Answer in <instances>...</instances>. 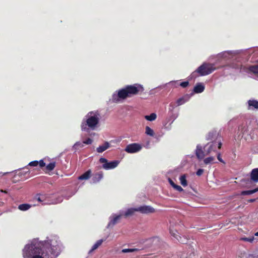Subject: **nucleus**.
<instances>
[{
	"mask_svg": "<svg viewBox=\"0 0 258 258\" xmlns=\"http://www.w3.org/2000/svg\"><path fill=\"white\" fill-rule=\"evenodd\" d=\"M63 248L59 237L51 235L44 241L38 239L29 241L23 248L22 254L23 258H56Z\"/></svg>",
	"mask_w": 258,
	"mask_h": 258,
	"instance_id": "1",
	"label": "nucleus"
},
{
	"mask_svg": "<svg viewBox=\"0 0 258 258\" xmlns=\"http://www.w3.org/2000/svg\"><path fill=\"white\" fill-rule=\"evenodd\" d=\"M144 90L143 86L139 84L127 85L124 88L114 92L112 95L111 100L113 102H118L120 100H124L142 92Z\"/></svg>",
	"mask_w": 258,
	"mask_h": 258,
	"instance_id": "2",
	"label": "nucleus"
},
{
	"mask_svg": "<svg viewBox=\"0 0 258 258\" xmlns=\"http://www.w3.org/2000/svg\"><path fill=\"white\" fill-rule=\"evenodd\" d=\"M100 115L97 111L88 112L82 120L81 129L83 131H88L89 128L94 130L99 123Z\"/></svg>",
	"mask_w": 258,
	"mask_h": 258,
	"instance_id": "3",
	"label": "nucleus"
},
{
	"mask_svg": "<svg viewBox=\"0 0 258 258\" xmlns=\"http://www.w3.org/2000/svg\"><path fill=\"white\" fill-rule=\"evenodd\" d=\"M34 199L43 205L56 204L60 203L62 201V198L61 197H59L57 199L53 200L51 199L50 195L45 193L36 194L35 196Z\"/></svg>",
	"mask_w": 258,
	"mask_h": 258,
	"instance_id": "4",
	"label": "nucleus"
},
{
	"mask_svg": "<svg viewBox=\"0 0 258 258\" xmlns=\"http://www.w3.org/2000/svg\"><path fill=\"white\" fill-rule=\"evenodd\" d=\"M216 70L215 65L212 63H204L191 74V78H196L197 74L201 76H204L211 74Z\"/></svg>",
	"mask_w": 258,
	"mask_h": 258,
	"instance_id": "5",
	"label": "nucleus"
},
{
	"mask_svg": "<svg viewBox=\"0 0 258 258\" xmlns=\"http://www.w3.org/2000/svg\"><path fill=\"white\" fill-rule=\"evenodd\" d=\"M206 140L209 142H215L219 143V145H222L221 137L218 132L216 130H213L208 133L206 137Z\"/></svg>",
	"mask_w": 258,
	"mask_h": 258,
	"instance_id": "6",
	"label": "nucleus"
},
{
	"mask_svg": "<svg viewBox=\"0 0 258 258\" xmlns=\"http://www.w3.org/2000/svg\"><path fill=\"white\" fill-rule=\"evenodd\" d=\"M99 162L102 163V168L105 170H110L116 168L119 164V161L118 160H114L108 162L107 160L104 158H101Z\"/></svg>",
	"mask_w": 258,
	"mask_h": 258,
	"instance_id": "7",
	"label": "nucleus"
},
{
	"mask_svg": "<svg viewBox=\"0 0 258 258\" xmlns=\"http://www.w3.org/2000/svg\"><path fill=\"white\" fill-rule=\"evenodd\" d=\"M240 50H228L224 51L217 54V58L219 59H223L228 60L232 58L234 56L239 54Z\"/></svg>",
	"mask_w": 258,
	"mask_h": 258,
	"instance_id": "8",
	"label": "nucleus"
},
{
	"mask_svg": "<svg viewBox=\"0 0 258 258\" xmlns=\"http://www.w3.org/2000/svg\"><path fill=\"white\" fill-rule=\"evenodd\" d=\"M222 145H219V143L215 142H209L205 146L204 150L207 154H209L212 152H216L217 149L221 148Z\"/></svg>",
	"mask_w": 258,
	"mask_h": 258,
	"instance_id": "9",
	"label": "nucleus"
},
{
	"mask_svg": "<svg viewBox=\"0 0 258 258\" xmlns=\"http://www.w3.org/2000/svg\"><path fill=\"white\" fill-rule=\"evenodd\" d=\"M142 147L143 146L139 143H132L126 146L124 151L128 153L133 154L140 151Z\"/></svg>",
	"mask_w": 258,
	"mask_h": 258,
	"instance_id": "10",
	"label": "nucleus"
},
{
	"mask_svg": "<svg viewBox=\"0 0 258 258\" xmlns=\"http://www.w3.org/2000/svg\"><path fill=\"white\" fill-rule=\"evenodd\" d=\"M138 212L143 214H148L150 213H154L155 210L154 208L150 206H142L138 207Z\"/></svg>",
	"mask_w": 258,
	"mask_h": 258,
	"instance_id": "11",
	"label": "nucleus"
},
{
	"mask_svg": "<svg viewBox=\"0 0 258 258\" xmlns=\"http://www.w3.org/2000/svg\"><path fill=\"white\" fill-rule=\"evenodd\" d=\"M122 216V214L120 212L119 214H112L110 217H109V222L108 223L107 225V227H113L116 223H117L118 220L121 218V216Z\"/></svg>",
	"mask_w": 258,
	"mask_h": 258,
	"instance_id": "12",
	"label": "nucleus"
},
{
	"mask_svg": "<svg viewBox=\"0 0 258 258\" xmlns=\"http://www.w3.org/2000/svg\"><path fill=\"white\" fill-rule=\"evenodd\" d=\"M195 154L197 158L200 160L203 159L204 158L205 154L204 151L203 150V147L201 145H197L196 149L195 150Z\"/></svg>",
	"mask_w": 258,
	"mask_h": 258,
	"instance_id": "13",
	"label": "nucleus"
},
{
	"mask_svg": "<svg viewBox=\"0 0 258 258\" xmlns=\"http://www.w3.org/2000/svg\"><path fill=\"white\" fill-rule=\"evenodd\" d=\"M248 110L258 109V101L254 99H250L247 101Z\"/></svg>",
	"mask_w": 258,
	"mask_h": 258,
	"instance_id": "14",
	"label": "nucleus"
},
{
	"mask_svg": "<svg viewBox=\"0 0 258 258\" xmlns=\"http://www.w3.org/2000/svg\"><path fill=\"white\" fill-rule=\"evenodd\" d=\"M103 172L100 171L94 174L91 179V183H96L99 182L103 178Z\"/></svg>",
	"mask_w": 258,
	"mask_h": 258,
	"instance_id": "15",
	"label": "nucleus"
},
{
	"mask_svg": "<svg viewBox=\"0 0 258 258\" xmlns=\"http://www.w3.org/2000/svg\"><path fill=\"white\" fill-rule=\"evenodd\" d=\"M138 208H131L127 209L124 212H120L122 215L127 217L133 215L136 212H138Z\"/></svg>",
	"mask_w": 258,
	"mask_h": 258,
	"instance_id": "16",
	"label": "nucleus"
},
{
	"mask_svg": "<svg viewBox=\"0 0 258 258\" xmlns=\"http://www.w3.org/2000/svg\"><path fill=\"white\" fill-rule=\"evenodd\" d=\"M190 97L188 95H185L176 100L177 106H180L184 104L189 100Z\"/></svg>",
	"mask_w": 258,
	"mask_h": 258,
	"instance_id": "17",
	"label": "nucleus"
},
{
	"mask_svg": "<svg viewBox=\"0 0 258 258\" xmlns=\"http://www.w3.org/2000/svg\"><path fill=\"white\" fill-rule=\"evenodd\" d=\"M250 179L254 182H258V168L252 169L250 174Z\"/></svg>",
	"mask_w": 258,
	"mask_h": 258,
	"instance_id": "18",
	"label": "nucleus"
},
{
	"mask_svg": "<svg viewBox=\"0 0 258 258\" xmlns=\"http://www.w3.org/2000/svg\"><path fill=\"white\" fill-rule=\"evenodd\" d=\"M170 233L173 235V236L180 243H186L187 242V239L179 235L178 233L176 231H175V232L171 231Z\"/></svg>",
	"mask_w": 258,
	"mask_h": 258,
	"instance_id": "19",
	"label": "nucleus"
},
{
	"mask_svg": "<svg viewBox=\"0 0 258 258\" xmlns=\"http://www.w3.org/2000/svg\"><path fill=\"white\" fill-rule=\"evenodd\" d=\"M205 86L202 83H199L196 84L194 88V91L196 93H201L204 91Z\"/></svg>",
	"mask_w": 258,
	"mask_h": 258,
	"instance_id": "20",
	"label": "nucleus"
},
{
	"mask_svg": "<svg viewBox=\"0 0 258 258\" xmlns=\"http://www.w3.org/2000/svg\"><path fill=\"white\" fill-rule=\"evenodd\" d=\"M110 144L108 142H105L102 145L99 146L96 149L98 153H102L110 147Z\"/></svg>",
	"mask_w": 258,
	"mask_h": 258,
	"instance_id": "21",
	"label": "nucleus"
},
{
	"mask_svg": "<svg viewBox=\"0 0 258 258\" xmlns=\"http://www.w3.org/2000/svg\"><path fill=\"white\" fill-rule=\"evenodd\" d=\"M91 170H88L86 172H85L84 173H83L81 176H79L78 179L79 180H88L89 179L91 176Z\"/></svg>",
	"mask_w": 258,
	"mask_h": 258,
	"instance_id": "22",
	"label": "nucleus"
},
{
	"mask_svg": "<svg viewBox=\"0 0 258 258\" xmlns=\"http://www.w3.org/2000/svg\"><path fill=\"white\" fill-rule=\"evenodd\" d=\"M104 241L103 239H100L97 240L96 243L92 246V248L89 251V253H91L93 251L96 249L99 246H100L103 242Z\"/></svg>",
	"mask_w": 258,
	"mask_h": 258,
	"instance_id": "23",
	"label": "nucleus"
},
{
	"mask_svg": "<svg viewBox=\"0 0 258 258\" xmlns=\"http://www.w3.org/2000/svg\"><path fill=\"white\" fill-rule=\"evenodd\" d=\"M145 118L149 121H153L157 118V114L155 113H152L150 115L145 116Z\"/></svg>",
	"mask_w": 258,
	"mask_h": 258,
	"instance_id": "24",
	"label": "nucleus"
},
{
	"mask_svg": "<svg viewBox=\"0 0 258 258\" xmlns=\"http://www.w3.org/2000/svg\"><path fill=\"white\" fill-rule=\"evenodd\" d=\"M145 134L150 137L155 136V132L153 129L148 126L145 127Z\"/></svg>",
	"mask_w": 258,
	"mask_h": 258,
	"instance_id": "25",
	"label": "nucleus"
},
{
	"mask_svg": "<svg viewBox=\"0 0 258 258\" xmlns=\"http://www.w3.org/2000/svg\"><path fill=\"white\" fill-rule=\"evenodd\" d=\"M84 147V142H77L73 145L72 148H73V150L76 152L79 149V148H83Z\"/></svg>",
	"mask_w": 258,
	"mask_h": 258,
	"instance_id": "26",
	"label": "nucleus"
},
{
	"mask_svg": "<svg viewBox=\"0 0 258 258\" xmlns=\"http://www.w3.org/2000/svg\"><path fill=\"white\" fill-rule=\"evenodd\" d=\"M31 206L28 204H21L18 206V209L22 211H25L29 210Z\"/></svg>",
	"mask_w": 258,
	"mask_h": 258,
	"instance_id": "27",
	"label": "nucleus"
},
{
	"mask_svg": "<svg viewBox=\"0 0 258 258\" xmlns=\"http://www.w3.org/2000/svg\"><path fill=\"white\" fill-rule=\"evenodd\" d=\"M179 180L181 184L183 186L185 187L187 186V182L186 179V175L185 174L180 176V177H179Z\"/></svg>",
	"mask_w": 258,
	"mask_h": 258,
	"instance_id": "28",
	"label": "nucleus"
},
{
	"mask_svg": "<svg viewBox=\"0 0 258 258\" xmlns=\"http://www.w3.org/2000/svg\"><path fill=\"white\" fill-rule=\"evenodd\" d=\"M248 70L253 74H258V65L250 66L248 68Z\"/></svg>",
	"mask_w": 258,
	"mask_h": 258,
	"instance_id": "29",
	"label": "nucleus"
},
{
	"mask_svg": "<svg viewBox=\"0 0 258 258\" xmlns=\"http://www.w3.org/2000/svg\"><path fill=\"white\" fill-rule=\"evenodd\" d=\"M215 160V158L213 157H209L206 158H205L204 160V162L205 164L208 165L209 164H211L214 162V161Z\"/></svg>",
	"mask_w": 258,
	"mask_h": 258,
	"instance_id": "30",
	"label": "nucleus"
},
{
	"mask_svg": "<svg viewBox=\"0 0 258 258\" xmlns=\"http://www.w3.org/2000/svg\"><path fill=\"white\" fill-rule=\"evenodd\" d=\"M55 166V162H52L50 163L49 164H48L46 166V168L47 170L52 171V170L54 169Z\"/></svg>",
	"mask_w": 258,
	"mask_h": 258,
	"instance_id": "31",
	"label": "nucleus"
},
{
	"mask_svg": "<svg viewBox=\"0 0 258 258\" xmlns=\"http://www.w3.org/2000/svg\"><path fill=\"white\" fill-rule=\"evenodd\" d=\"M146 149H149L151 148V141L148 140L144 142L143 145L142 146Z\"/></svg>",
	"mask_w": 258,
	"mask_h": 258,
	"instance_id": "32",
	"label": "nucleus"
},
{
	"mask_svg": "<svg viewBox=\"0 0 258 258\" xmlns=\"http://www.w3.org/2000/svg\"><path fill=\"white\" fill-rule=\"evenodd\" d=\"M137 249H134V248H125L121 250V252L123 253H127V252H132L135 251H137Z\"/></svg>",
	"mask_w": 258,
	"mask_h": 258,
	"instance_id": "33",
	"label": "nucleus"
},
{
	"mask_svg": "<svg viewBox=\"0 0 258 258\" xmlns=\"http://www.w3.org/2000/svg\"><path fill=\"white\" fill-rule=\"evenodd\" d=\"M247 128L245 126H239L238 127V131L240 132L241 134H244L246 131Z\"/></svg>",
	"mask_w": 258,
	"mask_h": 258,
	"instance_id": "34",
	"label": "nucleus"
},
{
	"mask_svg": "<svg viewBox=\"0 0 258 258\" xmlns=\"http://www.w3.org/2000/svg\"><path fill=\"white\" fill-rule=\"evenodd\" d=\"M253 194L252 190H244L241 192L242 195H249Z\"/></svg>",
	"mask_w": 258,
	"mask_h": 258,
	"instance_id": "35",
	"label": "nucleus"
},
{
	"mask_svg": "<svg viewBox=\"0 0 258 258\" xmlns=\"http://www.w3.org/2000/svg\"><path fill=\"white\" fill-rule=\"evenodd\" d=\"M38 165V161H37V160H35V161H31V162H30L28 164V166H33V167L37 166Z\"/></svg>",
	"mask_w": 258,
	"mask_h": 258,
	"instance_id": "36",
	"label": "nucleus"
},
{
	"mask_svg": "<svg viewBox=\"0 0 258 258\" xmlns=\"http://www.w3.org/2000/svg\"><path fill=\"white\" fill-rule=\"evenodd\" d=\"M254 237H244L242 238V240L245 241H248L249 242H252L254 240Z\"/></svg>",
	"mask_w": 258,
	"mask_h": 258,
	"instance_id": "37",
	"label": "nucleus"
},
{
	"mask_svg": "<svg viewBox=\"0 0 258 258\" xmlns=\"http://www.w3.org/2000/svg\"><path fill=\"white\" fill-rule=\"evenodd\" d=\"M84 144L86 145H91L93 143V140L90 138H88L85 141H83Z\"/></svg>",
	"mask_w": 258,
	"mask_h": 258,
	"instance_id": "38",
	"label": "nucleus"
},
{
	"mask_svg": "<svg viewBox=\"0 0 258 258\" xmlns=\"http://www.w3.org/2000/svg\"><path fill=\"white\" fill-rule=\"evenodd\" d=\"M188 82L187 81H185V82H181L179 84V85L180 86H181L183 88H185L188 85Z\"/></svg>",
	"mask_w": 258,
	"mask_h": 258,
	"instance_id": "39",
	"label": "nucleus"
},
{
	"mask_svg": "<svg viewBox=\"0 0 258 258\" xmlns=\"http://www.w3.org/2000/svg\"><path fill=\"white\" fill-rule=\"evenodd\" d=\"M174 188L179 191H182L183 190V188L179 185H174Z\"/></svg>",
	"mask_w": 258,
	"mask_h": 258,
	"instance_id": "40",
	"label": "nucleus"
},
{
	"mask_svg": "<svg viewBox=\"0 0 258 258\" xmlns=\"http://www.w3.org/2000/svg\"><path fill=\"white\" fill-rule=\"evenodd\" d=\"M38 164L41 168L45 166V163L43 161V160H40L39 161H38Z\"/></svg>",
	"mask_w": 258,
	"mask_h": 258,
	"instance_id": "41",
	"label": "nucleus"
},
{
	"mask_svg": "<svg viewBox=\"0 0 258 258\" xmlns=\"http://www.w3.org/2000/svg\"><path fill=\"white\" fill-rule=\"evenodd\" d=\"M204 172V170L203 169H199L197 172H196V174L198 175V176H201Z\"/></svg>",
	"mask_w": 258,
	"mask_h": 258,
	"instance_id": "42",
	"label": "nucleus"
},
{
	"mask_svg": "<svg viewBox=\"0 0 258 258\" xmlns=\"http://www.w3.org/2000/svg\"><path fill=\"white\" fill-rule=\"evenodd\" d=\"M217 158H218V160H219L220 162H222V163H225L224 161L223 160V159L221 158V157H220V154H218V156H217Z\"/></svg>",
	"mask_w": 258,
	"mask_h": 258,
	"instance_id": "43",
	"label": "nucleus"
},
{
	"mask_svg": "<svg viewBox=\"0 0 258 258\" xmlns=\"http://www.w3.org/2000/svg\"><path fill=\"white\" fill-rule=\"evenodd\" d=\"M169 83L172 85H176L178 84V81H171Z\"/></svg>",
	"mask_w": 258,
	"mask_h": 258,
	"instance_id": "44",
	"label": "nucleus"
},
{
	"mask_svg": "<svg viewBox=\"0 0 258 258\" xmlns=\"http://www.w3.org/2000/svg\"><path fill=\"white\" fill-rule=\"evenodd\" d=\"M169 182L173 187H174V185H176L171 179L169 180Z\"/></svg>",
	"mask_w": 258,
	"mask_h": 258,
	"instance_id": "45",
	"label": "nucleus"
},
{
	"mask_svg": "<svg viewBox=\"0 0 258 258\" xmlns=\"http://www.w3.org/2000/svg\"><path fill=\"white\" fill-rule=\"evenodd\" d=\"M169 107H172V108H171V109H170V108H169V110H170V111H172V109L174 108V107H173V105H172V103H170V105H169Z\"/></svg>",
	"mask_w": 258,
	"mask_h": 258,
	"instance_id": "46",
	"label": "nucleus"
},
{
	"mask_svg": "<svg viewBox=\"0 0 258 258\" xmlns=\"http://www.w3.org/2000/svg\"><path fill=\"white\" fill-rule=\"evenodd\" d=\"M233 68L239 70V69H240V65H237V66H236L235 67H233Z\"/></svg>",
	"mask_w": 258,
	"mask_h": 258,
	"instance_id": "47",
	"label": "nucleus"
},
{
	"mask_svg": "<svg viewBox=\"0 0 258 258\" xmlns=\"http://www.w3.org/2000/svg\"><path fill=\"white\" fill-rule=\"evenodd\" d=\"M253 191V194L258 191V187L257 188H255V189H252Z\"/></svg>",
	"mask_w": 258,
	"mask_h": 258,
	"instance_id": "48",
	"label": "nucleus"
},
{
	"mask_svg": "<svg viewBox=\"0 0 258 258\" xmlns=\"http://www.w3.org/2000/svg\"><path fill=\"white\" fill-rule=\"evenodd\" d=\"M253 191V194L258 191V187L257 188H255V189H252Z\"/></svg>",
	"mask_w": 258,
	"mask_h": 258,
	"instance_id": "49",
	"label": "nucleus"
},
{
	"mask_svg": "<svg viewBox=\"0 0 258 258\" xmlns=\"http://www.w3.org/2000/svg\"><path fill=\"white\" fill-rule=\"evenodd\" d=\"M0 191L2 192H4V193H7V191H6V190H0Z\"/></svg>",
	"mask_w": 258,
	"mask_h": 258,
	"instance_id": "50",
	"label": "nucleus"
},
{
	"mask_svg": "<svg viewBox=\"0 0 258 258\" xmlns=\"http://www.w3.org/2000/svg\"><path fill=\"white\" fill-rule=\"evenodd\" d=\"M255 201V199H251V200H250V202H254Z\"/></svg>",
	"mask_w": 258,
	"mask_h": 258,
	"instance_id": "51",
	"label": "nucleus"
},
{
	"mask_svg": "<svg viewBox=\"0 0 258 258\" xmlns=\"http://www.w3.org/2000/svg\"><path fill=\"white\" fill-rule=\"evenodd\" d=\"M4 203L0 200V206L3 205Z\"/></svg>",
	"mask_w": 258,
	"mask_h": 258,
	"instance_id": "52",
	"label": "nucleus"
},
{
	"mask_svg": "<svg viewBox=\"0 0 258 258\" xmlns=\"http://www.w3.org/2000/svg\"><path fill=\"white\" fill-rule=\"evenodd\" d=\"M254 235L256 236H258V231L254 234Z\"/></svg>",
	"mask_w": 258,
	"mask_h": 258,
	"instance_id": "53",
	"label": "nucleus"
},
{
	"mask_svg": "<svg viewBox=\"0 0 258 258\" xmlns=\"http://www.w3.org/2000/svg\"><path fill=\"white\" fill-rule=\"evenodd\" d=\"M177 117V115L174 116L173 117V120Z\"/></svg>",
	"mask_w": 258,
	"mask_h": 258,
	"instance_id": "54",
	"label": "nucleus"
},
{
	"mask_svg": "<svg viewBox=\"0 0 258 258\" xmlns=\"http://www.w3.org/2000/svg\"><path fill=\"white\" fill-rule=\"evenodd\" d=\"M155 239V238H154L150 239V240H152V239Z\"/></svg>",
	"mask_w": 258,
	"mask_h": 258,
	"instance_id": "55",
	"label": "nucleus"
}]
</instances>
